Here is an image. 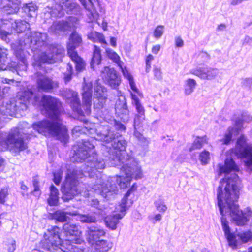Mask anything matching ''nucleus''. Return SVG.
I'll list each match as a JSON object with an SVG mask.
<instances>
[{
	"label": "nucleus",
	"mask_w": 252,
	"mask_h": 252,
	"mask_svg": "<svg viewBox=\"0 0 252 252\" xmlns=\"http://www.w3.org/2000/svg\"><path fill=\"white\" fill-rule=\"evenodd\" d=\"M94 140L83 139L74 146V154L71 158L73 162H82L87 159L83 170L72 164H67L66 175L65 182L62 186V199L65 202L72 199L78 193H83V195L88 197L89 192L92 189L100 194L105 198L110 197L118 192L117 185L120 181H109L113 177H121L125 181V175L109 177L106 182H103L104 177L100 171L105 167L103 159L98 157L95 153Z\"/></svg>",
	"instance_id": "obj_1"
},
{
	"label": "nucleus",
	"mask_w": 252,
	"mask_h": 252,
	"mask_svg": "<svg viewBox=\"0 0 252 252\" xmlns=\"http://www.w3.org/2000/svg\"><path fill=\"white\" fill-rule=\"evenodd\" d=\"M238 171V167L232 159L226 158L224 166H220V174H226L225 178L220 180L217 190V199L220 211L222 215L221 223L224 235L229 245L233 249L238 247V240L236 234L230 232V228L225 215H229L232 220L238 225H244L252 216V211L246 208L243 211H240L236 204L239 196L240 180L235 173Z\"/></svg>",
	"instance_id": "obj_2"
},
{
	"label": "nucleus",
	"mask_w": 252,
	"mask_h": 252,
	"mask_svg": "<svg viewBox=\"0 0 252 252\" xmlns=\"http://www.w3.org/2000/svg\"><path fill=\"white\" fill-rule=\"evenodd\" d=\"M97 136L95 138L103 140L106 143L112 142V149L108 151L109 164L111 166H120L121 172L126 176L125 181H122L121 177H113L109 180L112 182L120 181L119 184L121 188H125L129 184L132 178L136 180L143 177L141 167L136 162L135 159L126 153L125 149L127 146L126 141L121 136L116 135L113 132L109 129L108 126H100L96 129Z\"/></svg>",
	"instance_id": "obj_3"
},
{
	"label": "nucleus",
	"mask_w": 252,
	"mask_h": 252,
	"mask_svg": "<svg viewBox=\"0 0 252 252\" xmlns=\"http://www.w3.org/2000/svg\"><path fill=\"white\" fill-rule=\"evenodd\" d=\"M47 38L46 33L28 31L23 40L21 39L18 43L12 44L14 53L20 62V69L26 70L27 67V61L23 49L25 46H30L33 50L32 65L35 68L41 67L43 63H54L61 60L64 54V49L61 46L46 44Z\"/></svg>",
	"instance_id": "obj_4"
},
{
	"label": "nucleus",
	"mask_w": 252,
	"mask_h": 252,
	"mask_svg": "<svg viewBox=\"0 0 252 252\" xmlns=\"http://www.w3.org/2000/svg\"><path fill=\"white\" fill-rule=\"evenodd\" d=\"M43 107V112L51 118L53 122L44 120L32 125L34 129L46 136L56 137L61 142L66 143L68 139L67 129L60 118L61 103L56 98L48 95L42 96L39 104Z\"/></svg>",
	"instance_id": "obj_5"
},
{
	"label": "nucleus",
	"mask_w": 252,
	"mask_h": 252,
	"mask_svg": "<svg viewBox=\"0 0 252 252\" xmlns=\"http://www.w3.org/2000/svg\"><path fill=\"white\" fill-rule=\"evenodd\" d=\"M16 112H19V110L14 99L9 100L0 96V114L12 116ZM0 145L2 150L9 149L16 152L23 151L27 147L18 128H13L8 134L0 132Z\"/></svg>",
	"instance_id": "obj_6"
},
{
	"label": "nucleus",
	"mask_w": 252,
	"mask_h": 252,
	"mask_svg": "<svg viewBox=\"0 0 252 252\" xmlns=\"http://www.w3.org/2000/svg\"><path fill=\"white\" fill-rule=\"evenodd\" d=\"M84 83L82 87V105L78 97L77 93L72 90L66 91L65 94L66 102L74 112L82 116L89 115L91 112L92 87L91 82H87L84 78Z\"/></svg>",
	"instance_id": "obj_7"
},
{
	"label": "nucleus",
	"mask_w": 252,
	"mask_h": 252,
	"mask_svg": "<svg viewBox=\"0 0 252 252\" xmlns=\"http://www.w3.org/2000/svg\"><path fill=\"white\" fill-rule=\"evenodd\" d=\"M60 229L57 226L52 227L44 234V239L41 241V246L49 251L56 250L58 252H69L75 250L74 246L71 244L66 247L64 242L61 243L60 236Z\"/></svg>",
	"instance_id": "obj_8"
},
{
	"label": "nucleus",
	"mask_w": 252,
	"mask_h": 252,
	"mask_svg": "<svg viewBox=\"0 0 252 252\" xmlns=\"http://www.w3.org/2000/svg\"><path fill=\"white\" fill-rule=\"evenodd\" d=\"M132 191V188L129 189L125 195L120 204L116 208L117 213L107 216L105 218V222L108 227L110 228L112 230L116 229L117 225L119 222V220L121 219L125 216L126 212L132 204V201L131 200L128 199Z\"/></svg>",
	"instance_id": "obj_9"
},
{
	"label": "nucleus",
	"mask_w": 252,
	"mask_h": 252,
	"mask_svg": "<svg viewBox=\"0 0 252 252\" xmlns=\"http://www.w3.org/2000/svg\"><path fill=\"white\" fill-rule=\"evenodd\" d=\"M231 152L238 158H244L245 166L252 170V143H248L245 136L242 135L238 139L235 148Z\"/></svg>",
	"instance_id": "obj_10"
},
{
	"label": "nucleus",
	"mask_w": 252,
	"mask_h": 252,
	"mask_svg": "<svg viewBox=\"0 0 252 252\" xmlns=\"http://www.w3.org/2000/svg\"><path fill=\"white\" fill-rule=\"evenodd\" d=\"M81 42V37L76 32H73L70 36L69 42L67 44V54L75 63L76 70L77 72L83 71L86 65L84 61L75 51V48L79 46Z\"/></svg>",
	"instance_id": "obj_11"
},
{
	"label": "nucleus",
	"mask_w": 252,
	"mask_h": 252,
	"mask_svg": "<svg viewBox=\"0 0 252 252\" xmlns=\"http://www.w3.org/2000/svg\"><path fill=\"white\" fill-rule=\"evenodd\" d=\"M15 102L20 112L26 110L28 104L30 103L33 105H39V96L34 95L31 89L26 88L18 92Z\"/></svg>",
	"instance_id": "obj_12"
},
{
	"label": "nucleus",
	"mask_w": 252,
	"mask_h": 252,
	"mask_svg": "<svg viewBox=\"0 0 252 252\" xmlns=\"http://www.w3.org/2000/svg\"><path fill=\"white\" fill-rule=\"evenodd\" d=\"M55 5L52 7L50 14L52 17H61L63 10L69 14H74L78 9V5L69 0H53Z\"/></svg>",
	"instance_id": "obj_13"
},
{
	"label": "nucleus",
	"mask_w": 252,
	"mask_h": 252,
	"mask_svg": "<svg viewBox=\"0 0 252 252\" xmlns=\"http://www.w3.org/2000/svg\"><path fill=\"white\" fill-rule=\"evenodd\" d=\"M252 121V116L248 114H243L242 119H238L235 122V126L229 127L225 132L224 136L219 140L222 144L228 145L232 140L233 136L237 135L241 130L243 126V122L249 123Z\"/></svg>",
	"instance_id": "obj_14"
},
{
	"label": "nucleus",
	"mask_w": 252,
	"mask_h": 252,
	"mask_svg": "<svg viewBox=\"0 0 252 252\" xmlns=\"http://www.w3.org/2000/svg\"><path fill=\"white\" fill-rule=\"evenodd\" d=\"M63 233L66 238L64 241L66 247L67 245L71 244H81L82 240L81 238V232L79 230L78 226L74 224L65 223L63 226Z\"/></svg>",
	"instance_id": "obj_15"
},
{
	"label": "nucleus",
	"mask_w": 252,
	"mask_h": 252,
	"mask_svg": "<svg viewBox=\"0 0 252 252\" xmlns=\"http://www.w3.org/2000/svg\"><path fill=\"white\" fill-rule=\"evenodd\" d=\"M100 73L104 81L112 88L116 89L120 84V76L114 68L104 66Z\"/></svg>",
	"instance_id": "obj_16"
},
{
	"label": "nucleus",
	"mask_w": 252,
	"mask_h": 252,
	"mask_svg": "<svg viewBox=\"0 0 252 252\" xmlns=\"http://www.w3.org/2000/svg\"><path fill=\"white\" fill-rule=\"evenodd\" d=\"M94 89V107L98 109L102 108L107 98V89L100 84L99 80H96Z\"/></svg>",
	"instance_id": "obj_17"
},
{
	"label": "nucleus",
	"mask_w": 252,
	"mask_h": 252,
	"mask_svg": "<svg viewBox=\"0 0 252 252\" xmlns=\"http://www.w3.org/2000/svg\"><path fill=\"white\" fill-rule=\"evenodd\" d=\"M37 88L42 91L51 92L54 89L58 87V83L45 75L37 72Z\"/></svg>",
	"instance_id": "obj_18"
},
{
	"label": "nucleus",
	"mask_w": 252,
	"mask_h": 252,
	"mask_svg": "<svg viewBox=\"0 0 252 252\" xmlns=\"http://www.w3.org/2000/svg\"><path fill=\"white\" fill-rule=\"evenodd\" d=\"M190 73L201 79L211 80L214 79L219 74V71L217 68L207 66L197 67L191 69L190 71Z\"/></svg>",
	"instance_id": "obj_19"
},
{
	"label": "nucleus",
	"mask_w": 252,
	"mask_h": 252,
	"mask_svg": "<svg viewBox=\"0 0 252 252\" xmlns=\"http://www.w3.org/2000/svg\"><path fill=\"white\" fill-rule=\"evenodd\" d=\"M21 0H0V10L7 14H16L20 10Z\"/></svg>",
	"instance_id": "obj_20"
},
{
	"label": "nucleus",
	"mask_w": 252,
	"mask_h": 252,
	"mask_svg": "<svg viewBox=\"0 0 252 252\" xmlns=\"http://www.w3.org/2000/svg\"><path fill=\"white\" fill-rule=\"evenodd\" d=\"M115 109L116 114L124 122L128 120L129 111L125 97L121 96L116 100Z\"/></svg>",
	"instance_id": "obj_21"
},
{
	"label": "nucleus",
	"mask_w": 252,
	"mask_h": 252,
	"mask_svg": "<svg viewBox=\"0 0 252 252\" xmlns=\"http://www.w3.org/2000/svg\"><path fill=\"white\" fill-rule=\"evenodd\" d=\"M105 231L100 227L92 226L88 228V240L90 244L94 245L105 235Z\"/></svg>",
	"instance_id": "obj_22"
},
{
	"label": "nucleus",
	"mask_w": 252,
	"mask_h": 252,
	"mask_svg": "<svg viewBox=\"0 0 252 252\" xmlns=\"http://www.w3.org/2000/svg\"><path fill=\"white\" fill-rule=\"evenodd\" d=\"M70 28L69 23L64 21H57L54 22L49 29L50 32L55 34H60Z\"/></svg>",
	"instance_id": "obj_23"
},
{
	"label": "nucleus",
	"mask_w": 252,
	"mask_h": 252,
	"mask_svg": "<svg viewBox=\"0 0 252 252\" xmlns=\"http://www.w3.org/2000/svg\"><path fill=\"white\" fill-rule=\"evenodd\" d=\"M78 214V213L77 211L73 212H64L59 210L53 213L52 217L53 219L58 221L64 222L67 221L69 219V217L67 216V215L76 216V215Z\"/></svg>",
	"instance_id": "obj_24"
},
{
	"label": "nucleus",
	"mask_w": 252,
	"mask_h": 252,
	"mask_svg": "<svg viewBox=\"0 0 252 252\" xmlns=\"http://www.w3.org/2000/svg\"><path fill=\"white\" fill-rule=\"evenodd\" d=\"M101 60L102 57L100 48L96 45H94L93 54L91 62V68L93 69H96V66H98L100 64Z\"/></svg>",
	"instance_id": "obj_25"
},
{
	"label": "nucleus",
	"mask_w": 252,
	"mask_h": 252,
	"mask_svg": "<svg viewBox=\"0 0 252 252\" xmlns=\"http://www.w3.org/2000/svg\"><path fill=\"white\" fill-rule=\"evenodd\" d=\"M88 38L94 42H99L103 48H106L108 44L103 34L96 31H92L88 34Z\"/></svg>",
	"instance_id": "obj_26"
},
{
	"label": "nucleus",
	"mask_w": 252,
	"mask_h": 252,
	"mask_svg": "<svg viewBox=\"0 0 252 252\" xmlns=\"http://www.w3.org/2000/svg\"><path fill=\"white\" fill-rule=\"evenodd\" d=\"M59 201V191L58 189L53 185L50 187V194L47 202L49 205L56 206L57 205Z\"/></svg>",
	"instance_id": "obj_27"
},
{
	"label": "nucleus",
	"mask_w": 252,
	"mask_h": 252,
	"mask_svg": "<svg viewBox=\"0 0 252 252\" xmlns=\"http://www.w3.org/2000/svg\"><path fill=\"white\" fill-rule=\"evenodd\" d=\"M93 246L95 249V252H106L111 247L109 243L103 238L96 242Z\"/></svg>",
	"instance_id": "obj_28"
},
{
	"label": "nucleus",
	"mask_w": 252,
	"mask_h": 252,
	"mask_svg": "<svg viewBox=\"0 0 252 252\" xmlns=\"http://www.w3.org/2000/svg\"><path fill=\"white\" fill-rule=\"evenodd\" d=\"M236 236L237 240H238V246L242 243H245L252 241V232L250 231L239 232Z\"/></svg>",
	"instance_id": "obj_29"
},
{
	"label": "nucleus",
	"mask_w": 252,
	"mask_h": 252,
	"mask_svg": "<svg viewBox=\"0 0 252 252\" xmlns=\"http://www.w3.org/2000/svg\"><path fill=\"white\" fill-rule=\"evenodd\" d=\"M197 85L196 81L191 78H188L184 82V93L186 95L190 94L194 90Z\"/></svg>",
	"instance_id": "obj_30"
},
{
	"label": "nucleus",
	"mask_w": 252,
	"mask_h": 252,
	"mask_svg": "<svg viewBox=\"0 0 252 252\" xmlns=\"http://www.w3.org/2000/svg\"><path fill=\"white\" fill-rule=\"evenodd\" d=\"M12 27L15 29L17 33H22L25 32L27 29H28L27 32L28 31H30L29 30L30 24L26 21L21 20L15 21L14 24H13Z\"/></svg>",
	"instance_id": "obj_31"
},
{
	"label": "nucleus",
	"mask_w": 252,
	"mask_h": 252,
	"mask_svg": "<svg viewBox=\"0 0 252 252\" xmlns=\"http://www.w3.org/2000/svg\"><path fill=\"white\" fill-rule=\"evenodd\" d=\"M105 48L107 57L116 63L119 67H122L124 63L120 60V57L117 53L110 48H106V47Z\"/></svg>",
	"instance_id": "obj_32"
},
{
	"label": "nucleus",
	"mask_w": 252,
	"mask_h": 252,
	"mask_svg": "<svg viewBox=\"0 0 252 252\" xmlns=\"http://www.w3.org/2000/svg\"><path fill=\"white\" fill-rule=\"evenodd\" d=\"M131 95L132 99V104L135 106L136 110V114H139L141 115H145V108L140 102L139 98L132 93L131 94Z\"/></svg>",
	"instance_id": "obj_33"
},
{
	"label": "nucleus",
	"mask_w": 252,
	"mask_h": 252,
	"mask_svg": "<svg viewBox=\"0 0 252 252\" xmlns=\"http://www.w3.org/2000/svg\"><path fill=\"white\" fill-rule=\"evenodd\" d=\"M78 220L83 223H95L96 222V218L94 215L89 214H80L78 213Z\"/></svg>",
	"instance_id": "obj_34"
},
{
	"label": "nucleus",
	"mask_w": 252,
	"mask_h": 252,
	"mask_svg": "<svg viewBox=\"0 0 252 252\" xmlns=\"http://www.w3.org/2000/svg\"><path fill=\"white\" fill-rule=\"evenodd\" d=\"M8 51L5 48L0 47V70L5 69V63L7 59Z\"/></svg>",
	"instance_id": "obj_35"
},
{
	"label": "nucleus",
	"mask_w": 252,
	"mask_h": 252,
	"mask_svg": "<svg viewBox=\"0 0 252 252\" xmlns=\"http://www.w3.org/2000/svg\"><path fill=\"white\" fill-rule=\"evenodd\" d=\"M145 119V115L135 114L134 118L133 126L134 129H138L142 126Z\"/></svg>",
	"instance_id": "obj_36"
},
{
	"label": "nucleus",
	"mask_w": 252,
	"mask_h": 252,
	"mask_svg": "<svg viewBox=\"0 0 252 252\" xmlns=\"http://www.w3.org/2000/svg\"><path fill=\"white\" fill-rule=\"evenodd\" d=\"M154 205L157 210L160 212H164L167 209L164 200L161 198H159L155 201Z\"/></svg>",
	"instance_id": "obj_37"
},
{
	"label": "nucleus",
	"mask_w": 252,
	"mask_h": 252,
	"mask_svg": "<svg viewBox=\"0 0 252 252\" xmlns=\"http://www.w3.org/2000/svg\"><path fill=\"white\" fill-rule=\"evenodd\" d=\"M206 142V140L204 138H198L195 140L192 145L189 148V151H192L195 149L201 148L204 143Z\"/></svg>",
	"instance_id": "obj_38"
},
{
	"label": "nucleus",
	"mask_w": 252,
	"mask_h": 252,
	"mask_svg": "<svg viewBox=\"0 0 252 252\" xmlns=\"http://www.w3.org/2000/svg\"><path fill=\"white\" fill-rule=\"evenodd\" d=\"M66 67L67 70L64 73V79L66 83L71 80L73 72L72 65L70 63L67 64Z\"/></svg>",
	"instance_id": "obj_39"
},
{
	"label": "nucleus",
	"mask_w": 252,
	"mask_h": 252,
	"mask_svg": "<svg viewBox=\"0 0 252 252\" xmlns=\"http://www.w3.org/2000/svg\"><path fill=\"white\" fill-rule=\"evenodd\" d=\"M199 160L202 164H207L210 160V153L206 150L201 152L199 156Z\"/></svg>",
	"instance_id": "obj_40"
},
{
	"label": "nucleus",
	"mask_w": 252,
	"mask_h": 252,
	"mask_svg": "<svg viewBox=\"0 0 252 252\" xmlns=\"http://www.w3.org/2000/svg\"><path fill=\"white\" fill-rule=\"evenodd\" d=\"M63 175V171L61 169L56 171L53 173V181L57 185H59L61 183Z\"/></svg>",
	"instance_id": "obj_41"
},
{
	"label": "nucleus",
	"mask_w": 252,
	"mask_h": 252,
	"mask_svg": "<svg viewBox=\"0 0 252 252\" xmlns=\"http://www.w3.org/2000/svg\"><path fill=\"white\" fill-rule=\"evenodd\" d=\"M163 29L164 26L162 25L157 26L154 31V36L157 39L160 38L163 33Z\"/></svg>",
	"instance_id": "obj_42"
},
{
	"label": "nucleus",
	"mask_w": 252,
	"mask_h": 252,
	"mask_svg": "<svg viewBox=\"0 0 252 252\" xmlns=\"http://www.w3.org/2000/svg\"><path fill=\"white\" fill-rule=\"evenodd\" d=\"M6 245L7 246L8 252H14L16 250V241L13 238L8 239Z\"/></svg>",
	"instance_id": "obj_43"
},
{
	"label": "nucleus",
	"mask_w": 252,
	"mask_h": 252,
	"mask_svg": "<svg viewBox=\"0 0 252 252\" xmlns=\"http://www.w3.org/2000/svg\"><path fill=\"white\" fill-rule=\"evenodd\" d=\"M24 9L26 12L29 13V14L32 16L31 12H35L37 10V6L33 3L26 4L24 6Z\"/></svg>",
	"instance_id": "obj_44"
},
{
	"label": "nucleus",
	"mask_w": 252,
	"mask_h": 252,
	"mask_svg": "<svg viewBox=\"0 0 252 252\" xmlns=\"http://www.w3.org/2000/svg\"><path fill=\"white\" fill-rule=\"evenodd\" d=\"M12 35V34L5 31H0V38L2 40L8 43L10 41V36Z\"/></svg>",
	"instance_id": "obj_45"
},
{
	"label": "nucleus",
	"mask_w": 252,
	"mask_h": 252,
	"mask_svg": "<svg viewBox=\"0 0 252 252\" xmlns=\"http://www.w3.org/2000/svg\"><path fill=\"white\" fill-rule=\"evenodd\" d=\"M8 194V190L7 188L2 189L0 190V203L4 204L5 202V198Z\"/></svg>",
	"instance_id": "obj_46"
},
{
	"label": "nucleus",
	"mask_w": 252,
	"mask_h": 252,
	"mask_svg": "<svg viewBox=\"0 0 252 252\" xmlns=\"http://www.w3.org/2000/svg\"><path fill=\"white\" fill-rule=\"evenodd\" d=\"M33 186L34 187L33 193L36 196H39L41 194V191L39 187V182L36 178L33 180Z\"/></svg>",
	"instance_id": "obj_47"
},
{
	"label": "nucleus",
	"mask_w": 252,
	"mask_h": 252,
	"mask_svg": "<svg viewBox=\"0 0 252 252\" xmlns=\"http://www.w3.org/2000/svg\"><path fill=\"white\" fill-rule=\"evenodd\" d=\"M84 8L88 11H90L93 7V4L90 0H79Z\"/></svg>",
	"instance_id": "obj_48"
},
{
	"label": "nucleus",
	"mask_w": 252,
	"mask_h": 252,
	"mask_svg": "<svg viewBox=\"0 0 252 252\" xmlns=\"http://www.w3.org/2000/svg\"><path fill=\"white\" fill-rule=\"evenodd\" d=\"M154 59V56L151 55H148L146 59V71L147 72H149L150 68L151 67V62L153 61Z\"/></svg>",
	"instance_id": "obj_49"
},
{
	"label": "nucleus",
	"mask_w": 252,
	"mask_h": 252,
	"mask_svg": "<svg viewBox=\"0 0 252 252\" xmlns=\"http://www.w3.org/2000/svg\"><path fill=\"white\" fill-rule=\"evenodd\" d=\"M119 67L121 68L124 76L128 79V81L133 79L132 75L129 73L128 71L126 69V67L124 66V64L122 65V67Z\"/></svg>",
	"instance_id": "obj_50"
},
{
	"label": "nucleus",
	"mask_w": 252,
	"mask_h": 252,
	"mask_svg": "<svg viewBox=\"0 0 252 252\" xmlns=\"http://www.w3.org/2000/svg\"><path fill=\"white\" fill-rule=\"evenodd\" d=\"M90 205L92 207H94L98 210H102L103 207L99 205V201L96 199H92L90 201Z\"/></svg>",
	"instance_id": "obj_51"
},
{
	"label": "nucleus",
	"mask_w": 252,
	"mask_h": 252,
	"mask_svg": "<svg viewBox=\"0 0 252 252\" xmlns=\"http://www.w3.org/2000/svg\"><path fill=\"white\" fill-rule=\"evenodd\" d=\"M114 126L116 129L121 131H125L126 129V127L124 125L117 121H115Z\"/></svg>",
	"instance_id": "obj_52"
},
{
	"label": "nucleus",
	"mask_w": 252,
	"mask_h": 252,
	"mask_svg": "<svg viewBox=\"0 0 252 252\" xmlns=\"http://www.w3.org/2000/svg\"><path fill=\"white\" fill-rule=\"evenodd\" d=\"M154 73L155 77L158 79L160 80L162 79V73L160 69L155 68L154 69Z\"/></svg>",
	"instance_id": "obj_53"
},
{
	"label": "nucleus",
	"mask_w": 252,
	"mask_h": 252,
	"mask_svg": "<svg viewBox=\"0 0 252 252\" xmlns=\"http://www.w3.org/2000/svg\"><path fill=\"white\" fill-rule=\"evenodd\" d=\"M134 135L136 137L138 140L141 141H146V139L142 136V135L139 132L137 129H135V131L134 132Z\"/></svg>",
	"instance_id": "obj_54"
},
{
	"label": "nucleus",
	"mask_w": 252,
	"mask_h": 252,
	"mask_svg": "<svg viewBox=\"0 0 252 252\" xmlns=\"http://www.w3.org/2000/svg\"><path fill=\"white\" fill-rule=\"evenodd\" d=\"M242 83L245 86L252 88V78H246L243 80Z\"/></svg>",
	"instance_id": "obj_55"
},
{
	"label": "nucleus",
	"mask_w": 252,
	"mask_h": 252,
	"mask_svg": "<svg viewBox=\"0 0 252 252\" xmlns=\"http://www.w3.org/2000/svg\"><path fill=\"white\" fill-rule=\"evenodd\" d=\"M175 44L177 47H182L184 45V41L180 37L175 38Z\"/></svg>",
	"instance_id": "obj_56"
},
{
	"label": "nucleus",
	"mask_w": 252,
	"mask_h": 252,
	"mask_svg": "<svg viewBox=\"0 0 252 252\" xmlns=\"http://www.w3.org/2000/svg\"><path fill=\"white\" fill-rule=\"evenodd\" d=\"M198 58H202L203 62H206L209 59V56L206 52H201L199 54Z\"/></svg>",
	"instance_id": "obj_57"
},
{
	"label": "nucleus",
	"mask_w": 252,
	"mask_h": 252,
	"mask_svg": "<svg viewBox=\"0 0 252 252\" xmlns=\"http://www.w3.org/2000/svg\"><path fill=\"white\" fill-rule=\"evenodd\" d=\"M131 89L135 92L138 93V90L136 87L133 78L129 81Z\"/></svg>",
	"instance_id": "obj_58"
},
{
	"label": "nucleus",
	"mask_w": 252,
	"mask_h": 252,
	"mask_svg": "<svg viewBox=\"0 0 252 252\" xmlns=\"http://www.w3.org/2000/svg\"><path fill=\"white\" fill-rule=\"evenodd\" d=\"M161 46L159 44H157L153 46L152 48V52L154 54H157L160 51Z\"/></svg>",
	"instance_id": "obj_59"
},
{
	"label": "nucleus",
	"mask_w": 252,
	"mask_h": 252,
	"mask_svg": "<svg viewBox=\"0 0 252 252\" xmlns=\"http://www.w3.org/2000/svg\"><path fill=\"white\" fill-rule=\"evenodd\" d=\"M82 131V128L81 127L79 126H76L72 129V133L73 135H76V136H78L77 133H81Z\"/></svg>",
	"instance_id": "obj_60"
},
{
	"label": "nucleus",
	"mask_w": 252,
	"mask_h": 252,
	"mask_svg": "<svg viewBox=\"0 0 252 252\" xmlns=\"http://www.w3.org/2000/svg\"><path fill=\"white\" fill-rule=\"evenodd\" d=\"M252 42V37H251L249 36H246L245 37L243 40V44H250Z\"/></svg>",
	"instance_id": "obj_61"
},
{
	"label": "nucleus",
	"mask_w": 252,
	"mask_h": 252,
	"mask_svg": "<svg viewBox=\"0 0 252 252\" xmlns=\"http://www.w3.org/2000/svg\"><path fill=\"white\" fill-rule=\"evenodd\" d=\"M246 1L245 0H232L231 4L235 6L241 3L243 1Z\"/></svg>",
	"instance_id": "obj_62"
},
{
	"label": "nucleus",
	"mask_w": 252,
	"mask_h": 252,
	"mask_svg": "<svg viewBox=\"0 0 252 252\" xmlns=\"http://www.w3.org/2000/svg\"><path fill=\"white\" fill-rule=\"evenodd\" d=\"M117 39L115 37H111L110 38V44L112 46H113V47H115L117 45Z\"/></svg>",
	"instance_id": "obj_63"
},
{
	"label": "nucleus",
	"mask_w": 252,
	"mask_h": 252,
	"mask_svg": "<svg viewBox=\"0 0 252 252\" xmlns=\"http://www.w3.org/2000/svg\"><path fill=\"white\" fill-rule=\"evenodd\" d=\"M1 81L4 83L10 84V82H14L13 79H8L7 78H1Z\"/></svg>",
	"instance_id": "obj_64"
}]
</instances>
